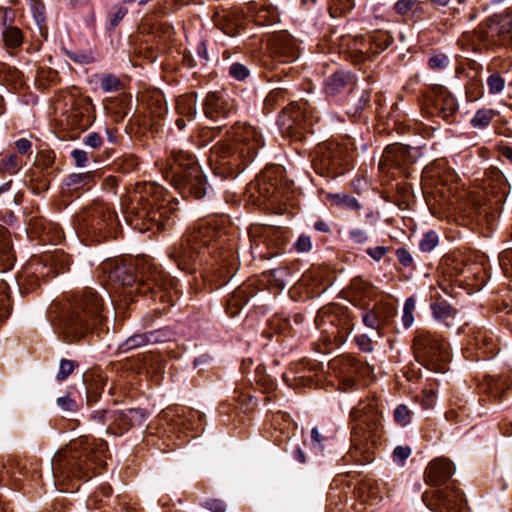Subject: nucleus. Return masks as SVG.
Segmentation results:
<instances>
[{"label":"nucleus","instance_id":"ea45409f","mask_svg":"<svg viewBox=\"0 0 512 512\" xmlns=\"http://www.w3.org/2000/svg\"><path fill=\"white\" fill-rule=\"evenodd\" d=\"M229 75L238 81H243L250 75V71L244 64L235 62L229 67Z\"/></svg>","mask_w":512,"mask_h":512},{"label":"nucleus","instance_id":"a211bd4d","mask_svg":"<svg viewBox=\"0 0 512 512\" xmlns=\"http://www.w3.org/2000/svg\"><path fill=\"white\" fill-rule=\"evenodd\" d=\"M347 54L350 60L355 64H360L372 56V46L369 34L367 36H356L349 40L347 44Z\"/></svg>","mask_w":512,"mask_h":512},{"label":"nucleus","instance_id":"e433bc0d","mask_svg":"<svg viewBox=\"0 0 512 512\" xmlns=\"http://www.w3.org/2000/svg\"><path fill=\"white\" fill-rule=\"evenodd\" d=\"M354 6L353 0H332L330 14L335 17L336 14H344L351 11Z\"/></svg>","mask_w":512,"mask_h":512},{"label":"nucleus","instance_id":"3c124183","mask_svg":"<svg viewBox=\"0 0 512 512\" xmlns=\"http://www.w3.org/2000/svg\"><path fill=\"white\" fill-rule=\"evenodd\" d=\"M102 138L101 136L96 133V132H92V133H89L85 138H84V143L93 148V149H97L99 148L101 145H102Z\"/></svg>","mask_w":512,"mask_h":512},{"label":"nucleus","instance_id":"1a4fd4ad","mask_svg":"<svg viewBox=\"0 0 512 512\" xmlns=\"http://www.w3.org/2000/svg\"><path fill=\"white\" fill-rule=\"evenodd\" d=\"M313 168L320 176L335 177L344 173L347 164L345 149L339 144H323L316 150Z\"/></svg>","mask_w":512,"mask_h":512},{"label":"nucleus","instance_id":"2f4dec72","mask_svg":"<svg viewBox=\"0 0 512 512\" xmlns=\"http://www.w3.org/2000/svg\"><path fill=\"white\" fill-rule=\"evenodd\" d=\"M100 87L104 92H117L124 88L122 81L114 74H106L100 79Z\"/></svg>","mask_w":512,"mask_h":512},{"label":"nucleus","instance_id":"39448f33","mask_svg":"<svg viewBox=\"0 0 512 512\" xmlns=\"http://www.w3.org/2000/svg\"><path fill=\"white\" fill-rule=\"evenodd\" d=\"M134 291L152 301L159 300L168 305L173 304L178 293L175 280L148 258L141 259L140 275Z\"/></svg>","mask_w":512,"mask_h":512},{"label":"nucleus","instance_id":"20e7f679","mask_svg":"<svg viewBox=\"0 0 512 512\" xmlns=\"http://www.w3.org/2000/svg\"><path fill=\"white\" fill-rule=\"evenodd\" d=\"M162 174L176 190L189 189V192H206L207 190L195 157L184 150L171 151L170 158L162 168Z\"/></svg>","mask_w":512,"mask_h":512},{"label":"nucleus","instance_id":"13d9d810","mask_svg":"<svg viewBox=\"0 0 512 512\" xmlns=\"http://www.w3.org/2000/svg\"><path fill=\"white\" fill-rule=\"evenodd\" d=\"M15 147L20 154H27L31 150L32 143L26 138H21L15 142Z\"/></svg>","mask_w":512,"mask_h":512},{"label":"nucleus","instance_id":"7c9ffc66","mask_svg":"<svg viewBox=\"0 0 512 512\" xmlns=\"http://www.w3.org/2000/svg\"><path fill=\"white\" fill-rule=\"evenodd\" d=\"M368 437L364 434V428L358 424L353 427L352 430V447L355 452H359L360 454H364L366 452Z\"/></svg>","mask_w":512,"mask_h":512},{"label":"nucleus","instance_id":"9d476101","mask_svg":"<svg viewBox=\"0 0 512 512\" xmlns=\"http://www.w3.org/2000/svg\"><path fill=\"white\" fill-rule=\"evenodd\" d=\"M422 500L434 512H464L465 508L462 492L453 487L426 491L422 495Z\"/></svg>","mask_w":512,"mask_h":512},{"label":"nucleus","instance_id":"cd10ccee","mask_svg":"<svg viewBox=\"0 0 512 512\" xmlns=\"http://www.w3.org/2000/svg\"><path fill=\"white\" fill-rule=\"evenodd\" d=\"M349 77L343 72L333 73L326 82V91L329 94L341 92L347 85Z\"/></svg>","mask_w":512,"mask_h":512},{"label":"nucleus","instance_id":"79ce46f5","mask_svg":"<svg viewBox=\"0 0 512 512\" xmlns=\"http://www.w3.org/2000/svg\"><path fill=\"white\" fill-rule=\"evenodd\" d=\"M487 85L491 94H497L504 89L505 81L499 74H492L487 79Z\"/></svg>","mask_w":512,"mask_h":512},{"label":"nucleus","instance_id":"f03ea898","mask_svg":"<svg viewBox=\"0 0 512 512\" xmlns=\"http://www.w3.org/2000/svg\"><path fill=\"white\" fill-rule=\"evenodd\" d=\"M108 444L102 439L89 440L86 437L70 444L69 448L58 451L52 459L53 475L63 480L90 479L97 470L106 465Z\"/></svg>","mask_w":512,"mask_h":512},{"label":"nucleus","instance_id":"c03bdc74","mask_svg":"<svg viewBox=\"0 0 512 512\" xmlns=\"http://www.w3.org/2000/svg\"><path fill=\"white\" fill-rule=\"evenodd\" d=\"M286 35L284 33H280L274 35L271 39V43L274 47L275 52L280 53L282 56H286L287 45L285 43Z\"/></svg>","mask_w":512,"mask_h":512},{"label":"nucleus","instance_id":"b1692460","mask_svg":"<svg viewBox=\"0 0 512 512\" xmlns=\"http://www.w3.org/2000/svg\"><path fill=\"white\" fill-rule=\"evenodd\" d=\"M13 252L7 229L0 225V262L5 268H11L13 265Z\"/></svg>","mask_w":512,"mask_h":512},{"label":"nucleus","instance_id":"f257e3e1","mask_svg":"<svg viewBox=\"0 0 512 512\" xmlns=\"http://www.w3.org/2000/svg\"><path fill=\"white\" fill-rule=\"evenodd\" d=\"M222 237V229L211 222L201 221L187 232L179 245L173 247L169 258L183 271L192 273L201 268V275L208 277L214 262H219L211 255V249L224 242Z\"/></svg>","mask_w":512,"mask_h":512},{"label":"nucleus","instance_id":"4d7b16f0","mask_svg":"<svg viewBox=\"0 0 512 512\" xmlns=\"http://www.w3.org/2000/svg\"><path fill=\"white\" fill-rule=\"evenodd\" d=\"M350 237L357 244L365 243L368 240L367 233L359 228L351 230Z\"/></svg>","mask_w":512,"mask_h":512},{"label":"nucleus","instance_id":"0e129e2a","mask_svg":"<svg viewBox=\"0 0 512 512\" xmlns=\"http://www.w3.org/2000/svg\"><path fill=\"white\" fill-rule=\"evenodd\" d=\"M311 440L313 444H317L320 448L322 447L323 438L317 428L312 429Z\"/></svg>","mask_w":512,"mask_h":512},{"label":"nucleus","instance_id":"0eeeda50","mask_svg":"<svg viewBox=\"0 0 512 512\" xmlns=\"http://www.w3.org/2000/svg\"><path fill=\"white\" fill-rule=\"evenodd\" d=\"M412 347L418 363L435 372H446L450 357L447 344L439 335L425 329L417 330Z\"/></svg>","mask_w":512,"mask_h":512},{"label":"nucleus","instance_id":"69168bd1","mask_svg":"<svg viewBox=\"0 0 512 512\" xmlns=\"http://www.w3.org/2000/svg\"><path fill=\"white\" fill-rule=\"evenodd\" d=\"M314 228L319 232H324V233L331 232L329 224L322 220L315 222Z\"/></svg>","mask_w":512,"mask_h":512},{"label":"nucleus","instance_id":"9b49d317","mask_svg":"<svg viewBox=\"0 0 512 512\" xmlns=\"http://www.w3.org/2000/svg\"><path fill=\"white\" fill-rule=\"evenodd\" d=\"M146 414L142 409L114 410L113 422L108 428V434L122 436L129 429L144 424Z\"/></svg>","mask_w":512,"mask_h":512},{"label":"nucleus","instance_id":"473e14b6","mask_svg":"<svg viewBox=\"0 0 512 512\" xmlns=\"http://www.w3.org/2000/svg\"><path fill=\"white\" fill-rule=\"evenodd\" d=\"M254 381L267 393L274 390L275 384L273 380L266 374L265 367L261 365H258L255 369Z\"/></svg>","mask_w":512,"mask_h":512},{"label":"nucleus","instance_id":"052dcab7","mask_svg":"<svg viewBox=\"0 0 512 512\" xmlns=\"http://www.w3.org/2000/svg\"><path fill=\"white\" fill-rule=\"evenodd\" d=\"M356 341L363 351H366V352L372 351L371 341L366 336L356 337Z\"/></svg>","mask_w":512,"mask_h":512},{"label":"nucleus","instance_id":"774afa93","mask_svg":"<svg viewBox=\"0 0 512 512\" xmlns=\"http://www.w3.org/2000/svg\"><path fill=\"white\" fill-rule=\"evenodd\" d=\"M289 47H290V63H291V62L295 61L298 58V55L294 54V50H298L299 49L298 44L296 43V41L294 39H292L291 35H290Z\"/></svg>","mask_w":512,"mask_h":512},{"label":"nucleus","instance_id":"8fccbe9b","mask_svg":"<svg viewBox=\"0 0 512 512\" xmlns=\"http://www.w3.org/2000/svg\"><path fill=\"white\" fill-rule=\"evenodd\" d=\"M280 100H285V91H283L282 89H274L268 94L265 103L267 106H273Z\"/></svg>","mask_w":512,"mask_h":512},{"label":"nucleus","instance_id":"864d4df0","mask_svg":"<svg viewBox=\"0 0 512 512\" xmlns=\"http://www.w3.org/2000/svg\"><path fill=\"white\" fill-rule=\"evenodd\" d=\"M205 507L213 512H225V504L219 499H209L205 501Z\"/></svg>","mask_w":512,"mask_h":512},{"label":"nucleus","instance_id":"a19ab883","mask_svg":"<svg viewBox=\"0 0 512 512\" xmlns=\"http://www.w3.org/2000/svg\"><path fill=\"white\" fill-rule=\"evenodd\" d=\"M449 65V58L443 53L433 54L428 61L429 68L433 70H442Z\"/></svg>","mask_w":512,"mask_h":512},{"label":"nucleus","instance_id":"5fc2aeb1","mask_svg":"<svg viewBox=\"0 0 512 512\" xmlns=\"http://www.w3.org/2000/svg\"><path fill=\"white\" fill-rule=\"evenodd\" d=\"M411 454V449L407 446H397L393 451V457L395 460L404 461Z\"/></svg>","mask_w":512,"mask_h":512},{"label":"nucleus","instance_id":"de8ad7c7","mask_svg":"<svg viewBox=\"0 0 512 512\" xmlns=\"http://www.w3.org/2000/svg\"><path fill=\"white\" fill-rule=\"evenodd\" d=\"M269 325L271 329L275 330L279 335H284L288 328L286 319L282 320L280 317H273L270 320Z\"/></svg>","mask_w":512,"mask_h":512},{"label":"nucleus","instance_id":"aec40b11","mask_svg":"<svg viewBox=\"0 0 512 512\" xmlns=\"http://www.w3.org/2000/svg\"><path fill=\"white\" fill-rule=\"evenodd\" d=\"M139 202L143 204V207L138 212L139 216H150L151 219H154L156 211H154L152 202H150L148 198H144L142 195L139 197ZM157 202V213H159L160 218H167L170 213L177 210L178 203L175 202L174 198L163 200L158 199Z\"/></svg>","mask_w":512,"mask_h":512},{"label":"nucleus","instance_id":"393cba45","mask_svg":"<svg viewBox=\"0 0 512 512\" xmlns=\"http://www.w3.org/2000/svg\"><path fill=\"white\" fill-rule=\"evenodd\" d=\"M249 13L253 17L254 22L261 26L270 25L277 21V13L273 8H257L256 5L252 4L249 7Z\"/></svg>","mask_w":512,"mask_h":512},{"label":"nucleus","instance_id":"6e6d98bb","mask_svg":"<svg viewBox=\"0 0 512 512\" xmlns=\"http://www.w3.org/2000/svg\"><path fill=\"white\" fill-rule=\"evenodd\" d=\"M387 252L388 249L384 246H377L367 249V254L376 261L382 259Z\"/></svg>","mask_w":512,"mask_h":512},{"label":"nucleus","instance_id":"49530a36","mask_svg":"<svg viewBox=\"0 0 512 512\" xmlns=\"http://www.w3.org/2000/svg\"><path fill=\"white\" fill-rule=\"evenodd\" d=\"M295 249L299 253H306L312 249L311 238L307 235H301L294 244Z\"/></svg>","mask_w":512,"mask_h":512},{"label":"nucleus","instance_id":"603ef678","mask_svg":"<svg viewBox=\"0 0 512 512\" xmlns=\"http://www.w3.org/2000/svg\"><path fill=\"white\" fill-rule=\"evenodd\" d=\"M396 255H397L398 261L405 267H409L413 262V258L411 256L410 252L405 248L397 249Z\"/></svg>","mask_w":512,"mask_h":512},{"label":"nucleus","instance_id":"dca6fc26","mask_svg":"<svg viewBox=\"0 0 512 512\" xmlns=\"http://www.w3.org/2000/svg\"><path fill=\"white\" fill-rule=\"evenodd\" d=\"M203 109L206 117L218 120L227 117L232 112V105L223 93L210 92L206 96Z\"/></svg>","mask_w":512,"mask_h":512},{"label":"nucleus","instance_id":"a18cd8bd","mask_svg":"<svg viewBox=\"0 0 512 512\" xmlns=\"http://www.w3.org/2000/svg\"><path fill=\"white\" fill-rule=\"evenodd\" d=\"M127 14V8L123 6L115 7V10L109 16L111 28H115Z\"/></svg>","mask_w":512,"mask_h":512},{"label":"nucleus","instance_id":"7ed1b4c3","mask_svg":"<svg viewBox=\"0 0 512 512\" xmlns=\"http://www.w3.org/2000/svg\"><path fill=\"white\" fill-rule=\"evenodd\" d=\"M103 300L91 288H85L74 297L70 308L63 314L59 331L67 343H75L85 338L104 318Z\"/></svg>","mask_w":512,"mask_h":512},{"label":"nucleus","instance_id":"338daca9","mask_svg":"<svg viewBox=\"0 0 512 512\" xmlns=\"http://www.w3.org/2000/svg\"><path fill=\"white\" fill-rule=\"evenodd\" d=\"M396 188L397 192H409V190H411V192H414V187L412 183L409 182H397Z\"/></svg>","mask_w":512,"mask_h":512},{"label":"nucleus","instance_id":"e2e57ef3","mask_svg":"<svg viewBox=\"0 0 512 512\" xmlns=\"http://www.w3.org/2000/svg\"><path fill=\"white\" fill-rule=\"evenodd\" d=\"M284 111H285V107L283 108L282 113L279 115L277 123L279 125V128H280L282 134L285 135L288 132V127L286 126L287 116L284 113Z\"/></svg>","mask_w":512,"mask_h":512},{"label":"nucleus","instance_id":"c756f323","mask_svg":"<svg viewBox=\"0 0 512 512\" xmlns=\"http://www.w3.org/2000/svg\"><path fill=\"white\" fill-rule=\"evenodd\" d=\"M495 115L496 112L493 109H479L471 119L470 124L473 128L483 129L491 123Z\"/></svg>","mask_w":512,"mask_h":512},{"label":"nucleus","instance_id":"72a5a7b5","mask_svg":"<svg viewBox=\"0 0 512 512\" xmlns=\"http://www.w3.org/2000/svg\"><path fill=\"white\" fill-rule=\"evenodd\" d=\"M415 301L413 298L406 299L403 307V316H402V322L405 328H409L413 325L414 322V316L413 313L415 311Z\"/></svg>","mask_w":512,"mask_h":512},{"label":"nucleus","instance_id":"4c0bfd02","mask_svg":"<svg viewBox=\"0 0 512 512\" xmlns=\"http://www.w3.org/2000/svg\"><path fill=\"white\" fill-rule=\"evenodd\" d=\"M420 4V0H398L394 4V11L396 14L404 16L413 9L417 8Z\"/></svg>","mask_w":512,"mask_h":512},{"label":"nucleus","instance_id":"09e8293b","mask_svg":"<svg viewBox=\"0 0 512 512\" xmlns=\"http://www.w3.org/2000/svg\"><path fill=\"white\" fill-rule=\"evenodd\" d=\"M71 157L78 167H85L88 162L87 152L81 149H74L71 152Z\"/></svg>","mask_w":512,"mask_h":512},{"label":"nucleus","instance_id":"4be33fe9","mask_svg":"<svg viewBox=\"0 0 512 512\" xmlns=\"http://www.w3.org/2000/svg\"><path fill=\"white\" fill-rule=\"evenodd\" d=\"M431 311L433 317L445 324L447 327L453 325V321L456 317L457 311L447 302H434L431 304Z\"/></svg>","mask_w":512,"mask_h":512},{"label":"nucleus","instance_id":"6ab92c4d","mask_svg":"<svg viewBox=\"0 0 512 512\" xmlns=\"http://www.w3.org/2000/svg\"><path fill=\"white\" fill-rule=\"evenodd\" d=\"M433 106L437 115L445 120H450L458 110L456 99L443 87L436 89Z\"/></svg>","mask_w":512,"mask_h":512},{"label":"nucleus","instance_id":"f8f14e48","mask_svg":"<svg viewBox=\"0 0 512 512\" xmlns=\"http://www.w3.org/2000/svg\"><path fill=\"white\" fill-rule=\"evenodd\" d=\"M141 259L115 261L114 266L110 268L108 278L112 282H117L123 287L136 286L140 275Z\"/></svg>","mask_w":512,"mask_h":512},{"label":"nucleus","instance_id":"a878e982","mask_svg":"<svg viewBox=\"0 0 512 512\" xmlns=\"http://www.w3.org/2000/svg\"><path fill=\"white\" fill-rule=\"evenodd\" d=\"M369 36L372 46V56L382 53L393 43V37L388 31H374L370 33Z\"/></svg>","mask_w":512,"mask_h":512},{"label":"nucleus","instance_id":"58836bf2","mask_svg":"<svg viewBox=\"0 0 512 512\" xmlns=\"http://www.w3.org/2000/svg\"><path fill=\"white\" fill-rule=\"evenodd\" d=\"M394 419L399 425L406 426L411 421V411L406 405L400 404L394 410Z\"/></svg>","mask_w":512,"mask_h":512},{"label":"nucleus","instance_id":"c9c22d12","mask_svg":"<svg viewBox=\"0 0 512 512\" xmlns=\"http://www.w3.org/2000/svg\"><path fill=\"white\" fill-rule=\"evenodd\" d=\"M78 367V363L73 360L61 359L59 364V371L57 373V380L63 381L70 376L75 368Z\"/></svg>","mask_w":512,"mask_h":512},{"label":"nucleus","instance_id":"5701e85b","mask_svg":"<svg viewBox=\"0 0 512 512\" xmlns=\"http://www.w3.org/2000/svg\"><path fill=\"white\" fill-rule=\"evenodd\" d=\"M114 410L101 409L93 411L89 416L91 426L97 430H104L108 434V428L113 422Z\"/></svg>","mask_w":512,"mask_h":512},{"label":"nucleus","instance_id":"ddd939ff","mask_svg":"<svg viewBox=\"0 0 512 512\" xmlns=\"http://www.w3.org/2000/svg\"><path fill=\"white\" fill-rule=\"evenodd\" d=\"M13 21V10L0 7V34L7 49H16L23 43V33L18 27L12 25Z\"/></svg>","mask_w":512,"mask_h":512},{"label":"nucleus","instance_id":"680f3d73","mask_svg":"<svg viewBox=\"0 0 512 512\" xmlns=\"http://www.w3.org/2000/svg\"><path fill=\"white\" fill-rule=\"evenodd\" d=\"M111 494H112L111 487L107 484H103L95 492V497L98 498L99 496H103V497L108 498L111 496Z\"/></svg>","mask_w":512,"mask_h":512},{"label":"nucleus","instance_id":"4468645a","mask_svg":"<svg viewBox=\"0 0 512 512\" xmlns=\"http://www.w3.org/2000/svg\"><path fill=\"white\" fill-rule=\"evenodd\" d=\"M283 168L278 166L267 167L254 181L248 185V190L257 192H272L281 187Z\"/></svg>","mask_w":512,"mask_h":512},{"label":"nucleus","instance_id":"f3484780","mask_svg":"<svg viewBox=\"0 0 512 512\" xmlns=\"http://www.w3.org/2000/svg\"><path fill=\"white\" fill-rule=\"evenodd\" d=\"M166 334L161 330L148 331L145 333L134 334L128 337L119 345V351L127 353L131 350L149 345L164 342Z\"/></svg>","mask_w":512,"mask_h":512},{"label":"nucleus","instance_id":"37998d69","mask_svg":"<svg viewBox=\"0 0 512 512\" xmlns=\"http://www.w3.org/2000/svg\"><path fill=\"white\" fill-rule=\"evenodd\" d=\"M57 405L64 412L74 413L78 410L77 402L69 394L59 397L57 399Z\"/></svg>","mask_w":512,"mask_h":512},{"label":"nucleus","instance_id":"f704fd0d","mask_svg":"<svg viewBox=\"0 0 512 512\" xmlns=\"http://www.w3.org/2000/svg\"><path fill=\"white\" fill-rule=\"evenodd\" d=\"M439 242V237L436 232L428 231L424 234L423 238L419 243V247L423 252H431Z\"/></svg>","mask_w":512,"mask_h":512},{"label":"nucleus","instance_id":"c85d7f7f","mask_svg":"<svg viewBox=\"0 0 512 512\" xmlns=\"http://www.w3.org/2000/svg\"><path fill=\"white\" fill-rule=\"evenodd\" d=\"M23 165L21 156L17 154H10L0 160V170L10 175L16 174Z\"/></svg>","mask_w":512,"mask_h":512},{"label":"nucleus","instance_id":"412c9836","mask_svg":"<svg viewBox=\"0 0 512 512\" xmlns=\"http://www.w3.org/2000/svg\"><path fill=\"white\" fill-rule=\"evenodd\" d=\"M254 295V290L250 286H239L226 301L227 314L230 317L237 316Z\"/></svg>","mask_w":512,"mask_h":512},{"label":"nucleus","instance_id":"2eb2a0df","mask_svg":"<svg viewBox=\"0 0 512 512\" xmlns=\"http://www.w3.org/2000/svg\"><path fill=\"white\" fill-rule=\"evenodd\" d=\"M454 474L453 464L445 458L431 461L425 471V482L437 486L447 482Z\"/></svg>","mask_w":512,"mask_h":512},{"label":"nucleus","instance_id":"6e6552de","mask_svg":"<svg viewBox=\"0 0 512 512\" xmlns=\"http://www.w3.org/2000/svg\"><path fill=\"white\" fill-rule=\"evenodd\" d=\"M418 151L395 143L388 145L378 164L379 179L383 185L411 175L410 168L416 162Z\"/></svg>","mask_w":512,"mask_h":512},{"label":"nucleus","instance_id":"423d86ee","mask_svg":"<svg viewBox=\"0 0 512 512\" xmlns=\"http://www.w3.org/2000/svg\"><path fill=\"white\" fill-rule=\"evenodd\" d=\"M263 146L262 138L251 128H245L233 143L228 140L219 141L211 149L210 161L220 166L238 165L241 158H252Z\"/></svg>","mask_w":512,"mask_h":512},{"label":"nucleus","instance_id":"bf43d9fd","mask_svg":"<svg viewBox=\"0 0 512 512\" xmlns=\"http://www.w3.org/2000/svg\"><path fill=\"white\" fill-rule=\"evenodd\" d=\"M363 321L366 326L376 328L378 326L377 317L373 312H367L363 315Z\"/></svg>","mask_w":512,"mask_h":512},{"label":"nucleus","instance_id":"bb28decb","mask_svg":"<svg viewBox=\"0 0 512 512\" xmlns=\"http://www.w3.org/2000/svg\"><path fill=\"white\" fill-rule=\"evenodd\" d=\"M331 205L346 210L358 211L361 208L359 201L352 194H328Z\"/></svg>","mask_w":512,"mask_h":512}]
</instances>
